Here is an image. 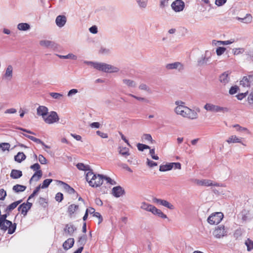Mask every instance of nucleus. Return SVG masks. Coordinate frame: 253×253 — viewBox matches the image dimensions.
<instances>
[{"label":"nucleus","instance_id":"1","mask_svg":"<svg viewBox=\"0 0 253 253\" xmlns=\"http://www.w3.org/2000/svg\"><path fill=\"white\" fill-rule=\"evenodd\" d=\"M10 212H5V214L0 215V228L2 231H8V234H13L16 229V224L7 219L6 218L9 215Z\"/></svg>","mask_w":253,"mask_h":253},{"label":"nucleus","instance_id":"2","mask_svg":"<svg viewBox=\"0 0 253 253\" xmlns=\"http://www.w3.org/2000/svg\"><path fill=\"white\" fill-rule=\"evenodd\" d=\"M85 178L90 186L97 187L102 184L104 175L94 174L92 170H90L86 173Z\"/></svg>","mask_w":253,"mask_h":253},{"label":"nucleus","instance_id":"3","mask_svg":"<svg viewBox=\"0 0 253 253\" xmlns=\"http://www.w3.org/2000/svg\"><path fill=\"white\" fill-rule=\"evenodd\" d=\"M204 108L207 111H210L213 113H225L229 111L228 108L227 107H220L211 103H206L204 106Z\"/></svg>","mask_w":253,"mask_h":253},{"label":"nucleus","instance_id":"4","mask_svg":"<svg viewBox=\"0 0 253 253\" xmlns=\"http://www.w3.org/2000/svg\"><path fill=\"white\" fill-rule=\"evenodd\" d=\"M30 168L33 170H36V171L30 179V182L31 183L33 180L38 181L42 177V171L40 169V165L38 163H35L31 165Z\"/></svg>","mask_w":253,"mask_h":253},{"label":"nucleus","instance_id":"5","mask_svg":"<svg viewBox=\"0 0 253 253\" xmlns=\"http://www.w3.org/2000/svg\"><path fill=\"white\" fill-rule=\"evenodd\" d=\"M212 53L209 50H206L204 54H202L201 58L197 61L198 66H203L208 65L211 61Z\"/></svg>","mask_w":253,"mask_h":253},{"label":"nucleus","instance_id":"6","mask_svg":"<svg viewBox=\"0 0 253 253\" xmlns=\"http://www.w3.org/2000/svg\"><path fill=\"white\" fill-rule=\"evenodd\" d=\"M223 217V214L222 212H215L208 217L207 221L210 224H217L222 220Z\"/></svg>","mask_w":253,"mask_h":253},{"label":"nucleus","instance_id":"7","mask_svg":"<svg viewBox=\"0 0 253 253\" xmlns=\"http://www.w3.org/2000/svg\"><path fill=\"white\" fill-rule=\"evenodd\" d=\"M98 70L106 73H116L119 71V68L106 63H100Z\"/></svg>","mask_w":253,"mask_h":253},{"label":"nucleus","instance_id":"8","mask_svg":"<svg viewBox=\"0 0 253 253\" xmlns=\"http://www.w3.org/2000/svg\"><path fill=\"white\" fill-rule=\"evenodd\" d=\"M43 120L46 124H52L58 122L59 118L56 112L51 111L49 114L43 119Z\"/></svg>","mask_w":253,"mask_h":253},{"label":"nucleus","instance_id":"9","mask_svg":"<svg viewBox=\"0 0 253 253\" xmlns=\"http://www.w3.org/2000/svg\"><path fill=\"white\" fill-rule=\"evenodd\" d=\"M32 206V203L27 201V203H23L21 204L18 208V211L21 212V214H22L23 216H25Z\"/></svg>","mask_w":253,"mask_h":253},{"label":"nucleus","instance_id":"10","mask_svg":"<svg viewBox=\"0 0 253 253\" xmlns=\"http://www.w3.org/2000/svg\"><path fill=\"white\" fill-rule=\"evenodd\" d=\"M171 8L175 12H180L183 10L185 4L182 0H176L171 5Z\"/></svg>","mask_w":253,"mask_h":253},{"label":"nucleus","instance_id":"11","mask_svg":"<svg viewBox=\"0 0 253 253\" xmlns=\"http://www.w3.org/2000/svg\"><path fill=\"white\" fill-rule=\"evenodd\" d=\"M153 203H157L161 205H162L170 210H173L174 209V207L173 206V205H172L169 202L165 200L158 199L157 198H154L153 199Z\"/></svg>","mask_w":253,"mask_h":253},{"label":"nucleus","instance_id":"12","mask_svg":"<svg viewBox=\"0 0 253 253\" xmlns=\"http://www.w3.org/2000/svg\"><path fill=\"white\" fill-rule=\"evenodd\" d=\"M253 81V76L249 75L244 76L240 81V85L243 87H249L251 86L252 82Z\"/></svg>","mask_w":253,"mask_h":253},{"label":"nucleus","instance_id":"13","mask_svg":"<svg viewBox=\"0 0 253 253\" xmlns=\"http://www.w3.org/2000/svg\"><path fill=\"white\" fill-rule=\"evenodd\" d=\"M178 101H176L175 104L177 105V106L175 108V112L178 115H180L183 117H185L187 107L184 106L182 105H179Z\"/></svg>","mask_w":253,"mask_h":253},{"label":"nucleus","instance_id":"14","mask_svg":"<svg viewBox=\"0 0 253 253\" xmlns=\"http://www.w3.org/2000/svg\"><path fill=\"white\" fill-rule=\"evenodd\" d=\"M166 68L168 70L177 69L179 71H181L184 69L183 64L179 62L167 64Z\"/></svg>","mask_w":253,"mask_h":253},{"label":"nucleus","instance_id":"15","mask_svg":"<svg viewBox=\"0 0 253 253\" xmlns=\"http://www.w3.org/2000/svg\"><path fill=\"white\" fill-rule=\"evenodd\" d=\"M213 235L217 238H220L226 235V231L224 226H218L214 231Z\"/></svg>","mask_w":253,"mask_h":253},{"label":"nucleus","instance_id":"16","mask_svg":"<svg viewBox=\"0 0 253 253\" xmlns=\"http://www.w3.org/2000/svg\"><path fill=\"white\" fill-rule=\"evenodd\" d=\"M112 192L113 195L116 198H119L125 194V190L121 186L113 187Z\"/></svg>","mask_w":253,"mask_h":253},{"label":"nucleus","instance_id":"17","mask_svg":"<svg viewBox=\"0 0 253 253\" xmlns=\"http://www.w3.org/2000/svg\"><path fill=\"white\" fill-rule=\"evenodd\" d=\"M40 44L48 48L54 49L56 47V44L54 42L48 40H41L40 41Z\"/></svg>","mask_w":253,"mask_h":253},{"label":"nucleus","instance_id":"18","mask_svg":"<svg viewBox=\"0 0 253 253\" xmlns=\"http://www.w3.org/2000/svg\"><path fill=\"white\" fill-rule=\"evenodd\" d=\"M76 230V227H75L73 225L67 224L65 225V227L64 228V232L65 233L66 236H71L73 235L74 232Z\"/></svg>","mask_w":253,"mask_h":253},{"label":"nucleus","instance_id":"19","mask_svg":"<svg viewBox=\"0 0 253 253\" xmlns=\"http://www.w3.org/2000/svg\"><path fill=\"white\" fill-rule=\"evenodd\" d=\"M67 21V18L65 15H58L55 19V23L57 26L60 28L63 27Z\"/></svg>","mask_w":253,"mask_h":253},{"label":"nucleus","instance_id":"20","mask_svg":"<svg viewBox=\"0 0 253 253\" xmlns=\"http://www.w3.org/2000/svg\"><path fill=\"white\" fill-rule=\"evenodd\" d=\"M37 115L40 116H42V118H44L47 115L48 113V108L44 106H40L37 109Z\"/></svg>","mask_w":253,"mask_h":253},{"label":"nucleus","instance_id":"21","mask_svg":"<svg viewBox=\"0 0 253 253\" xmlns=\"http://www.w3.org/2000/svg\"><path fill=\"white\" fill-rule=\"evenodd\" d=\"M197 184L201 186H217L219 185L217 183H213L212 181L209 179H203V180H197Z\"/></svg>","mask_w":253,"mask_h":253},{"label":"nucleus","instance_id":"22","mask_svg":"<svg viewBox=\"0 0 253 253\" xmlns=\"http://www.w3.org/2000/svg\"><path fill=\"white\" fill-rule=\"evenodd\" d=\"M228 71L224 72L219 77V81L224 85L228 83L230 81V77Z\"/></svg>","mask_w":253,"mask_h":253},{"label":"nucleus","instance_id":"23","mask_svg":"<svg viewBox=\"0 0 253 253\" xmlns=\"http://www.w3.org/2000/svg\"><path fill=\"white\" fill-rule=\"evenodd\" d=\"M186 110H187V112L185 118H187L191 120H194L198 118V113L195 110H192L188 107H187V109H186Z\"/></svg>","mask_w":253,"mask_h":253},{"label":"nucleus","instance_id":"24","mask_svg":"<svg viewBox=\"0 0 253 253\" xmlns=\"http://www.w3.org/2000/svg\"><path fill=\"white\" fill-rule=\"evenodd\" d=\"M13 77V67L11 65H9L6 69L5 72L3 75V78L8 81H10Z\"/></svg>","mask_w":253,"mask_h":253},{"label":"nucleus","instance_id":"25","mask_svg":"<svg viewBox=\"0 0 253 253\" xmlns=\"http://www.w3.org/2000/svg\"><path fill=\"white\" fill-rule=\"evenodd\" d=\"M56 182L62 185L63 186V188L64 190L67 192L68 193L70 194H74L76 193V191L74 190V189L72 187H71L69 185L67 184L66 183L60 181V180H56Z\"/></svg>","mask_w":253,"mask_h":253},{"label":"nucleus","instance_id":"26","mask_svg":"<svg viewBox=\"0 0 253 253\" xmlns=\"http://www.w3.org/2000/svg\"><path fill=\"white\" fill-rule=\"evenodd\" d=\"M79 209V206L75 204L70 205L67 209V212L69 217L72 218L75 212Z\"/></svg>","mask_w":253,"mask_h":253},{"label":"nucleus","instance_id":"27","mask_svg":"<svg viewBox=\"0 0 253 253\" xmlns=\"http://www.w3.org/2000/svg\"><path fill=\"white\" fill-rule=\"evenodd\" d=\"M74 239L73 238H69L63 244V247L64 250H68L71 248L74 244Z\"/></svg>","mask_w":253,"mask_h":253},{"label":"nucleus","instance_id":"28","mask_svg":"<svg viewBox=\"0 0 253 253\" xmlns=\"http://www.w3.org/2000/svg\"><path fill=\"white\" fill-rule=\"evenodd\" d=\"M226 142L229 144L231 143H240L245 145L241 141V138L237 137L236 135H232L226 140Z\"/></svg>","mask_w":253,"mask_h":253},{"label":"nucleus","instance_id":"29","mask_svg":"<svg viewBox=\"0 0 253 253\" xmlns=\"http://www.w3.org/2000/svg\"><path fill=\"white\" fill-rule=\"evenodd\" d=\"M22 176V172L20 170L12 169L10 173V177L13 179H18Z\"/></svg>","mask_w":253,"mask_h":253},{"label":"nucleus","instance_id":"30","mask_svg":"<svg viewBox=\"0 0 253 253\" xmlns=\"http://www.w3.org/2000/svg\"><path fill=\"white\" fill-rule=\"evenodd\" d=\"M152 213L153 214L157 215L158 216L163 219L167 218V216L166 214H164L160 210L158 209L155 207H154L153 211H152Z\"/></svg>","mask_w":253,"mask_h":253},{"label":"nucleus","instance_id":"31","mask_svg":"<svg viewBox=\"0 0 253 253\" xmlns=\"http://www.w3.org/2000/svg\"><path fill=\"white\" fill-rule=\"evenodd\" d=\"M154 207L155 206L146 203L145 202H143L141 204L140 208L147 211L152 212V211H153Z\"/></svg>","mask_w":253,"mask_h":253},{"label":"nucleus","instance_id":"32","mask_svg":"<svg viewBox=\"0 0 253 253\" xmlns=\"http://www.w3.org/2000/svg\"><path fill=\"white\" fill-rule=\"evenodd\" d=\"M26 155L23 152H18L16 155L14 156V160L18 163H21L23 160H25Z\"/></svg>","mask_w":253,"mask_h":253},{"label":"nucleus","instance_id":"33","mask_svg":"<svg viewBox=\"0 0 253 253\" xmlns=\"http://www.w3.org/2000/svg\"><path fill=\"white\" fill-rule=\"evenodd\" d=\"M135 1L140 8L144 9L147 7L148 0H135Z\"/></svg>","mask_w":253,"mask_h":253},{"label":"nucleus","instance_id":"34","mask_svg":"<svg viewBox=\"0 0 253 253\" xmlns=\"http://www.w3.org/2000/svg\"><path fill=\"white\" fill-rule=\"evenodd\" d=\"M172 169L171 163H167L166 165H162L160 166L159 170L161 171H166L170 170Z\"/></svg>","mask_w":253,"mask_h":253},{"label":"nucleus","instance_id":"35","mask_svg":"<svg viewBox=\"0 0 253 253\" xmlns=\"http://www.w3.org/2000/svg\"><path fill=\"white\" fill-rule=\"evenodd\" d=\"M13 190L16 193L23 192L26 189V186L20 184H16L13 186Z\"/></svg>","mask_w":253,"mask_h":253},{"label":"nucleus","instance_id":"36","mask_svg":"<svg viewBox=\"0 0 253 253\" xmlns=\"http://www.w3.org/2000/svg\"><path fill=\"white\" fill-rule=\"evenodd\" d=\"M17 29L20 31H27L30 29V26L27 23H21L18 24Z\"/></svg>","mask_w":253,"mask_h":253},{"label":"nucleus","instance_id":"37","mask_svg":"<svg viewBox=\"0 0 253 253\" xmlns=\"http://www.w3.org/2000/svg\"><path fill=\"white\" fill-rule=\"evenodd\" d=\"M123 82L129 87H135L136 85L134 81L129 79H123Z\"/></svg>","mask_w":253,"mask_h":253},{"label":"nucleus","instance_id":"38","mask_svg":"<svg viewBox=\"0 0 253 253\" xmlns=\"http://www.w3.org/2000/svg\"><path fill=\"white\" fill-rule=\"evenodd\" d=\"M77 168L81 170L84 171H90L92 170L90 169V167L88 165H84L83 163H78L77 165Z\"/></svg>","mask_w":253,"mask_h":253},{"label":"nucleus","instance_id":"39","mask_svg":"<svg viewBox=\"0 0 253 253\" xmlns=\"http://www.w3.org/2000/svg\"><path fill=\"white\" fill-rule=\"evenodd\" d=\"M119 152L120 154L125 157L126 158L130 155L129 153V149L126 147H120Z\"/></svg>","mask_w":253,"mask_h":253},{"label":"nucleus","instance_id":"40","mask_svg":"<svg viewBox=\"0 0 253 253\" xmlns=\"http://www.w3.org/2000/svg\"><path fill=\"white\" fill-rule=\"evenodd\" d=\"M87 240V237L86 235H83L81 236H80L79 238L78 243L79 245L81 246H83L84 247V246L86 243Z\"/></svg>","mask_w":253,"mask_h":253},{"label":"nucleus","instance_id":"41","mask_svg":"<svg viewBox=\"0 0 253 253\" xmlns=\"http://www.w3.org/2000/svg\"><path fill=\"white\" fill-rule=\"evenodd\" d=\"M49 95L53 98L59 100H61L63 98V95L62 94L56 92H50Z\"/></svg>","mask_w":253,"mask_h":253},{"label":"nucleus","instance_id":"42","mask_svg":"<svg viewBox=\"0 0 253 253\" xmlns=\"http://www.w3.org/2000/svg\"><path fill=\"white\" fill-rule=\"evenodd\" d=\"M252 16L250 14H248L246 15V16L244 18H238V19L241 20V21L244 23H250L252 22Z\"/></svg>","mask_w":253,"mask_h":253},{"label":"nucleus","instance_id":"43","mask_svg":"<svg viewBox=\"0 0 253 253\" xmlns=\"http://www.w3.org/2000/svg\"><path fill=\"white\" fill-rule=\"evenodd\" d=\"M52 181V179H46L44 180L42 185H41V188L44 189L47 188Z\"/></svg>","mask_w":253,"mask_h":253},{"label":"nucleus","instance_id":"44","mask_svg":"<svg viewBox=\"0 0 253 253\" xmlns=\"http://www.w3.org/2000/svg\"><path fill=\"white\" fill-rule=\"evenodd\" d=\"M84 63L88 65H91L93 66L94 68L98 70L100 63L94 62L92 61H84Z\"/></svg>","mask_w":253,"mask_h":253},{"label":"nucleus","instance_id":"45","mask_svg":"<svg viewBox=\"0 0 253 253\" xmlns=\"http://www.w3.org/2000/svg\"><path fill=\"white\" fill-rule=\"evenodd\" d=\"M245 245L247 247L248 251H251L252 249H253V241L250 239H248L246 241Z\"/></svg>","mask_w":253,"mask_h":253},{"label":"nucleus","instance_id":"46","mask_svg":"<svg viewBox=\"0 0 253 253\" xmlns=\"http://www.w3.org/2000/svg\"><path fill=\"white\" fill-rule=\"evenodd\" d=\"M10 147V145L8 143L3 142V143H0V148L3 151H5L6 150L8 151Z\"/></svg>","mask_w":253,"mask_h":253},{"label":"nucleus","instance_id":"47","mask_svg":"<svg viewBox=\"0 0 253 253\" xmlns=\"http://www.w3.org/2000/svg\"><path fill=\"white\" fill-rule=\"evenodd\" d=\"M234 41H212V44L216 45L217 43H220V44L228 45L232 43Z\"/></svg>","mask_w":253,"mask_h":253},{"label":"nucleus","instance_id":"48","mask_svg":"<svg viewBox=\"0 0 253 253\" xmlns=\"http://www.w3.org/2000/svg\"><path fill=\"white\" fill-rule=\"evenodd\" d=\"M137 147L139 151H143L145 149H150V147L148 145L141 144V143H138L137 144Z\"/></svg>","mask_w":253,"mask_h":253},{"label":"nucleus","instance_id":"49","mask_svg":"<svg viewBox=\"0 0 253 253\" xmlns=\"http://www.w3.org/2000/svg\"><path fill=\"white\" fill-rule=\"evenodd\" d=\"M245 51L244 48H236L233 49V53L235 55L243 53Z\"/></svg>","mask_w":253,"mask_h":253},{"label":"nucleus","instance_id":"50","mask_svg":"<svg viewBox=\"0 0 253 253\" xmlns=\"http://www.w3.org/2000/svg\"><path fill=\"white\" fill-rule=\"evenodd\" d=\"M41 189V184L37 186L35 189L34 190L33 193L30 195L28 199V201L30 200L31 198H33L36 195H37L38 192H39L40 190Z\"/></svg>","mask_w":253,"mask_h":253},{"label":"nucleus","instance_id":"51","mask_svg":"<svg viewBox=\"0 0 253 253\" xmlns=\"http://www.w3.org/2000/svg\"><path fill=\"white\" fill-rule=\"evenodd\" d=\"M142 139L151 141L152 143H153V140L151 135L150 134H144L142 136Z\"/></svg>","mask_w":253,"mask_h":253},{"label":"nucleus","instance_id":"52","mask_svg":"<svg viewBox=\"0 0 253 253\" xmlns=\"http://www.w3.org/2000/svg\"><path fill=\"white\" fill-rule=\"evenodd\" d=\"M16 207H16V205L15 204L14 202H13L7 207V208L5 209L4 211L10 212L12 210H13Z\"/></svg>","mask_w":253,"mask_h":253},{"label":"nucleus","instance_id":"53","mask_svg":"<svg viewBox=\"0 0 253 253\" xmlns=\"http://www.w3.org/2000/svg\"><path fill=\"white\" fill-rule=\"evenodd\" d=\"M110 49L105 47H101L99 50V53L102 54H109L110 53Z\"/></svg>","mask_w":253,"mask_h":253},{"label":"nucleus","instance_id":"54","mask_svg":"<svg viewBox=\"0 0 253 253\" xmlns=\"http://www.w3.org/2000/svg\"><path fill=\"white\" fill-rule=\"evenodd\" d=\"M225 50H226L225 47H220V46L218 47L216 49V54L218 56H220L222 54H223V53L225 52Z\"/></svg>","mask_w":253,"mask_h":253},{"label":"nucleus","instance_id":"55","mask_svg":"<svg viewBox=\"0 0 253 253\" xmlns=\"http://www.w3.org/2000/svg\"><path fill=\"white\" fill-rule=\"evenodd\" d=\"M239 89V87L237 85L232 86L229 89V93L231 94H234L236 93Z\"/></svg>","mask_w":253,"mask_h":253},{"label":"nucleus","instance_id":"56","mask_svg":"<svg viewBox=\"0 0 253 253\" xmlns=\"http://www.w3.org/2000/svg\"><path fill=\"white\" fill-rule=\"evenodd\" d=\"M38 160L40 163L42 165H45L47 163V160L42 155H39Z\"/></svg>","mask_w":253,"mask_h":253},{"label":"nucleus","instance_id":"57","mask_svg":"<svg viewBox=\"0 0 253 253\" xmlns=\"http://www.w3.org/2000/svg\"><path fill=\"white\" fill-rule=\"evenodd\" d=\"M55 199L56 201L58 202H61L63 199V194L60 192L57 193L55 195Z\"/></svg>","mask_w":253,"mask_h":253},{"label":"nucleus","instance_id":"58","mask_svg":"<svg viewBox=\"0 0 253 253\" xmlns=\"http://www.w3.org/2000/svg\"><path fill=\"white\" fill-rule=\"evenodd\" d=\"M6 196V191L3 189H0V200H4Z\"/></svg>","mask_w":253,"mask_h":253},{"label":"nucleus","instance_id":"59","mask_svg":"<svg viewBox=\"0 0 253 253\" xmlns=\"http://www.w3.org/2000/svg\"><path fill=\"white\" fill-rule=\"evenodd\" d=\"M104 179H105L107 181V183H109L111 185H116L117 184L116 182L112 179L110 177H107L105 175H104Z\"/></svg>","mask_w":253,"mask_h":253},{"label":"nucleus","instance_id":"60","mask_svg":"<svg viewBox=\"0 0 253 253\" xmlns=\"http://www.w3.org/2000/svg\"><path fill=\"white\" fill-rule=\"evenodd\" d=\"M147 164L150 168L157 166L156 162L150 160L149 159H147Z\"/></svg>","mask_w":253,"mask_h":253},{"label":"nucleus","instance_id":"61","mask_svg":"<svg viewBox=\"0 0 253 253\" xmlns=\"http://www.w3.org/2000/svg\"><path fill=\"white\" fill-rule=\"evenodd\" d=\"M93 216H95L96 217H97L99 219L98 224H100L103 221V218L101 216V215L100 214V213L98 212H95L93 214Z\"/></svg>","mask_w":253,"mask_h":253},{"label":"nucleus","instance_id":"62","mask_svg":"<svg viewBox=\"0 0 253 253\" xmlns=\"http://www.w3.org/2000/svg\"><path fill=\"white\" fill-rule=\"evenodd\" d=\"M150 154L151 155L153 159L158 160L159 157L155 155V149H152L150 150Z\"/></svg>","mask_w":253,"mask_h":253},{"label":"nucleus","instance_id":"63","mask_svg":"<svg viewBox=\"0 0 253 253\" xmlns=\"http://www.w3.org/2000/svg\"><path fill=\"white\" fill-rule=\"evenodd\" d=\"M96 134L99 136H100L101 138H107L108 137V134L107 133H104L100 130H97L96 131Z\"/></svg>","mask_w":253,"mask_h":253},{"label":"nucleus","instance_id":"64","mask_svg":"<svg viewBox=\"0 0 253 253\" xmlns=\"http://www.w3.org/2000/svg\"><path fill=\"white\" fill-rule=\"evenodd\" d=\"M248 101L249 104H253V91L249 95L248 97Z\"/></svg>","mask_w":253,"mask_h":253}]
</instances>
